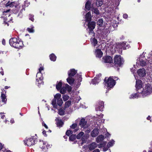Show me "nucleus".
<instances>
[{"mask_svg":"<svg viewBox=\"0 0 152 152\" xmlns=\"http://www.w3.org/2000/svg\"><path fill=\"white\" fill-rule=\"evenodd\" d=\"M104 107V103L103 102L100 101L99 102L96 106V111H102Z\"/></svg>","mask_w":152,"mask_h":152,"instance_id":"nucleus-12","label":"nucleus"},{"mask_svg":"<svg viewBox=\"0 0 152 152\" xmlns=\"http://www.w3.org/2000/svg\"><path fill=\"white\" fill-rule=\"evenodd\" d=\"M2 113H0V114L1 115V118L2 119H4L5 118V115H2L1 114H2Z\"/></svg>","mask_w":152,"mask_h":152,"instance_id":"nucleus-57","label":"nucleus"},{"mask_svg":"<svg viewBox=\"0 0 152 152\" xmlns=\"http://www.w3.org/2000/svg\"><path fill=\"white\" fill-rule=\"evenodd\" d=\"M79 129V128L77 126L76 128L75 129H74V130L72 131H74V132H77L78 130Z\"/></svg>","mask_w":152,"mask_h":152,"instance_id":"nucleus-52","label":"nucleus"},{"mask_svg":"<svg viewBox=\"0 0 152 152\" xmlns=\"http://www.w3.org/2000/svg\"><path fill=\"white\" fill-rule=\"evenodd\" d=\"M58 112L60 115H64L65 112L64 110L61 109L59 110Z\"/></svg>","mask_w":152,"mask_h":152,"instance_id":"nucleus-43","label":"nucleus"},{"mask_svg":"<svg viewBox=\"0 0 152 152\" xmlns=\"http://www.w3.org/2000/svg\"><path fill=\"white\" fill-rule=\"evenodd\" d=\"M63 98L64 101L67 100L69 98V96L66 95H64L63 96Z\"/></svg>","mask_w":152,"mask_h":152,"instance_id":"nucleus-46","label":"nucleus"},{"mask_svg":"<svg viewBox=\"0 0 152 152\" xmlns=\"http://www.w3.org/2000/svg\"><path fill=\"white\" fill-rule=\"evenodd\" d=\"M39 145L40 147L45 151L50 147V145H48L46 142L43 141L40 142Z\"/></svg>","mask_w":152,"mask_h":152,"instance_id":"nucleus-10","label":"nucleus"},{"mask_svg":"<svg viewBox=\"0 0 152 152\" xmlns=\"http://www.w3.org/2000/svg\"><path fill=\"white\" fill-rule=\"evenodd\" d=\"M95 53L96 57L98 58H101L103 54L102 52L100 49L96 50Z\"/></svg>","mask_w":152,"mask_h":152,"instance_id":"nucleus-21","label":"nucleus"},{"mask_svg":"<svg viewBox=\"0 0 152 152\" xmlns=\"http://www.w3.org/2000/svg\"><path fill=\"white\" fill-rule=\"evenodd\" d=\"M36 142V141L31 138H28L24 140L25 145L28 146L34 145Z\"/></svg>","mask_w":152,"mask_h":152,"instance_id":"nucleus-9","label":"nucleus"},{"mask_svg":"<svg viewBox=\"0 0 152 152\" xmlns=\"http://www.w3.org/2000/svg\"><path fill=\"white\" fill-rule=\"evenodd\" d=\"M1 69L2 70V71H0V73L3 75H4V72L3 71V69L2 68H1Z\"/></svg>","mask_w":152,"mask_h":152,"instance_id":"nucleus-58","label":"nucleus"},{"mask_svg":"<svg viewBox=\"0 0 152 152\" xmlns=\"http://www.w3.org/2000/svg\"><path fill=\"white\" fill-rule=\"evenodd\" d=\"M34 27L33 26H31V28H27V30L29 33H33L34 32Z\"/></svg>","mask_w":152,"mask_h":152,"instance_id":"nucleus-32","label":"nucleus"},{"mask_svg":"<svg viewBox=\"0 0 152 152\" xmlns=\"http://www.w3.org/2000/svg\"><path fill=\"white\" fill-rule=\"evenodd\" d=\"M2 148V144L0 143V151L1 150Z\"/></svg>","mask_w":152,"mask_h":152,"instance_id":"nucleus-62","label":"nucleus"},{"mask_svg":"<svg viewBox=\"0 0 152 152\" xmlns=\"http://www.w3.org/2000/svg\"><path fill=\"white\" fill-rule=\"evenodd\" d=\"M88 27L89 30L88 33L91 37H94L95 36V33L93 31V29L95 28L96 26V23L94 21H90L88 22Z\"/></svg>","mask_w":152,"mask_h":152,"instance_id":"nucleus-7","label":"nucleus"},{"mask_svg":"<svg viewBox=\"0 0 152 152\" xmlns=\"http://www.w3.org/2000/svg\"><path fill=\"white\" fill-rule=\"evenodd\" d=\"M25 10L24 9H22V10L20 11V12L18 14V17H19L20 18H21L23 16V15L22 13V11H23V10Z\"/></svg>","mask_w":152,"mask_h":152,"instance_id":"nucleus-48","label":"nucleus"},{"mask_svg":"<svg viewBox=\"0 0 152 152\" xmlns=\"http://www.w3.org/2000/svg\"><path fill=\"white\" fill-rule=\"evenodd\" d=\"M60 92L61 94H65L66 91V88L65 87V86H63L60 89Z\"/></svg>","mask_w":152,"mask_h":152,"instance_id":"nucleus-31","label":"nucleus"},{"mask_svg":"<svg viewBox=\"0 0 152 152\" xmlns=\"http://www.w3.org/2000/svg\"><path fill=\"white\" fill-rule=\"evenodd\" d=\"M8 5L10 6V7H12L13 6L16 7L17 5V4L15 2H12L9 4Z\"/></svg>","mask_w":152,"mask_h":152,"instance_id":"nucleus-44","label":"nucleus"},{"mask_svg":"<svg viewBox=\"0 0 152 152\" xmlns=\"http://www.w3.org/2000/svg\"><path fill=\"white\" fill-rule=\"evenodd\" d=\"M91 42L92 44L94 46H95L98 43V41L97 39L94 38H91Z\"/></svg>","mask_w":152,"mask_h":152,"instance_id":"nucleus-28","label":"nucleus"},{"mask_svg":"<svg viewBox=\"0 0 152 152\" xmlns=\"http://www.w3.org/2000/svg\"><path fill=\"white\" fill-rule=\"evenodd\" d=\"M110 135V134L107 132V133L106 134V137H108Z\"/></svg>","mask_w":152,"mask_h":152,"instance_id":"nucleus-60","label":"nucleus"},{"mask_svg":"<svg viewBox=\"0 0 152 152\" xmlns=\"http://www.w3.org/2000/svg\"><path fill=\"white\" fill-rule=\"evenodd\" d=\"M91 15L90 12H88L85 15L86 22H89L91 21Z\"/></svg>","mask_w":152,"mask_h":152,"instance_id":"nucleus-20","label":"nucleus"},{"mask_svg":"<svg viewBox=\"0 0 152 152\" xmlns=\"http://www.w3.org/2000/svg\"><path fill=\"white\" fill-rule=\"evenodd\" d=\"M84 133L83 132H80L77 136L76 138L77 139H80L83 136Z\"/></svg>","mask_w":152,"mask_h":152,"instance_id":"nucleus-37","label":"nucleus"},{"mask_svg":"<svg viewBox=\"0 0 152 152\" xmlns=\"http://www.w3.org/2000/svg\"><path fill=\"white\" fill-rule=\"evenodd\" d=\"M91 7V3L90 1H88L85 4V10H90V8Z\"/></svg>","mask_w":152,"mask_h":152,"instance_id":"nucleus-23","label":"nucleus"},{"mask_svg":"<svg viewBox=\"0 0 152 152\" xmlns=\"http://www.w3.org/2000/svg\"><path fill=\"white\" fill-rule=\"evenodd\" d=\"M108 148H109L108 147H104L103 148V151H106L108 149Z\"/></svg>","mask_w":152,"mask_h":152,"instance_id":"nucleus-54","label":"nucleus"},{"mask_svg":"<svg viewBox=\"0 0 152 152\" xmlns=\"http://www.w3.org/2000/svg\"><path fill=\"white\" fill-rule=\"evenodd\" d=\"M73 131L70 130H68L66 132V134L68 136H69L70 134H72Z\"/></svg>","mask_w":152,"mask_h":152,"instance_id":"nucleus-47","label":"nucleus"},{"mask_svg":"<svg viewBox=\"0 0 152 152\" xmlns=\"http://www.w3.org/2000/svg\"><path fill=\"white\" fill-rule=\"evenodd\" d=\"M151 147H150V148L152 150V141H151Z\"/></svg>","mask_w":152,"mask_h":152,"instance_id":"nucleus-64","label":"nucleus"},{"mask_svg":"<svg viewBox=\"0 0 152 152\" xmlns=\"http://www.w3.org/2000/svg\"><path fill=\"white\" fill-rule=\"evenodd\" d=\"M103 114H101L97 116L96 118V120H97L98 121L96 122V123L97 124H100V121L103 118Z\"/></svg>","mask_w":152,"mask_h":152,"instance_id":"nucleus-29","label":"nucleus"},{"mask_svg":"<svg viewBox=\"0 0 152 152\" xmlns=\"http://www.w3.org/2000/svg\"><path fill=\"white\" fill-rule=\"evenodd\" d=\"M106 79L107 77H106L104 80V81L105 82L104 85L108 89L113 88L115 85V81L118 79L117 77H110L106 81Z\"/></svg>","mask_w":152,"mask_h":152,"instance_id":"nucleus-4","label":"nucleus"},{"mask_svg":"<svg viewBox=\"0 0 152 152\" xmlns=\"http://www.w3.org/2000/svg\"><path fill=\"white\" fill-rule=\"evenodd\" d=\"M1 97L2 101L4 103H6L7 99L5 97V95L4 94H1Z\"/></svg>","mask_w":152,"mask_h":152,"instance_id":"nucleus-36","label":"nucleus"},{"mask_svg":"<svg viewBox=\"0 0 152 152\" xmlns=\"http://www.w3.org/2000/svg\"><path fill=\"white\" fill-rule=\"evenodd\" d=\"M71 104V101H68L66 102L65 104V108H67L69 107Z\"/></svg>","mask_w":152,"mask_h":152,"instance_id":"nucleus-40","label":"nucleus"},{"mask_svg":"<svg viewBox=\"0 0 152 152\" xmlns=\"http://www.w3.org/2000/svg\"><path fill=\"white\" fill-rule=\"evenodd\" d=\"M138 92L141 94L142 97L150 95L152 93V85L150 84H148L143 89V90L138 91Z\"/></svg>","mask_w":152,"mask_h":152,"instance_id":"nucleus-3","label":"nucleus"},{"mask_svg":"<svg viewBox=\"0 0 152 152\" xmlns=\"http://www.w3.org/2000/svg\"><path fill=\"white\" fill-rule=\"evenodd\" d=\"M137 63H140V64L142 66H145L147 64L148 62L145 61L144 58H142V56H141L137 59Z\"/></svg>","mask_w":152,"mask_h":152,"instance_id":"nucleus-15","label":"nucleus"},{"mask_svg":"<svg viewBox=\"0 0 152 152\" xmlns=\"http://www.w3.org/2000/svg\"><path fill=\"white\" fill-rule=\"evenodd\" d=\"M61 95L60 94H57L54 96V99L52 102V104L54 108H57V107L56 100H57L58 105L60 106L62 105L63 103V101L61 98Z\"/></svg>","mask_w":152,"mask_h":152,"instance_id":"nucleus-5","label":"nucleus"},{"mask_svg":"<svg viewBox=\"0 0 152 152\" xmlns=\"http://www.w3.org/2000/svg\"><path fill=\"white\" fill-rule=\"evenodd\" d=\"M10 45L12 47L16 48H20L23 47V42L19 39L14 37L9 40Z\"/></svg>","mask_w":152,"mask_h":152,"instance_id":"nucleus-2","label":"nucleus"},{"mask_svg":"<svg viewBox=\"0 0 152 152\" xmlns=\"http://www.w3.org/2000/svg\"><path fill=\"white\" fill-rule=\"evenodd\" d=\"M65 87L67 90L69 92L71 91L72 90V87L68 84H65Z\"/></svg>","mask_w":152,"mask_h":152,"instance_id":"nucleus-41","label":"nucleus"},{"mask_svg":"<svg viewBox=\"0 0 152 152\" xmlns=\"http://www.w3.org/2000/svg\"><path fill=\"white\" fill-rule=\"evenodd\" d=\"M104 59L105 63H110L113 62L112 59L110 56H107L104 58Z\"/></svg>","mask_w":152,"mask_h":152,"instance_id":"nucleus-22","label":"nucleus"},{"mask_svg":"<svg viewBox=\"0 0 152 152\" xmlns=\"http://www.w3.org/2000/svg\"><path fill=\"white\" fill-rule=\"evenodd\" d=\"M97 146V144L95 142H93L88 145V147L90 151L95 149Z\"/></svg>","mask_w":152,"mask_h":152,"instance_id":"nucleus-18","label":"nucleus"},{"mask_svg":"<svg viewBox=\"0 0 152 152\" xmlns=\"http://www.w3.org/2000/svg\"><path fill=\"white\" fill-rule=\"evenodd\" d=\"M2 43L3 45H5V40L4 39H3L2 41Z\"/></svg>","mask_w":152,"mask_h":152,"instance_id":"nucleus-59","label":"nucleus"},{"mask_svg":"<svg viewBox=\"0 0 152 152\" xmlns=\"http://www.w3.org/2000/svg\"><path fill=\"white\" fill-rule=\"evenodd\" d=\"M62 86V84L61 82H59L56 85V89L58 90H60V89L61 88Z\"/></svg>","mask_w":152,"mask_h":152,"instance_id":"nucleus-39","label":"nucleus"},{"mask_svg":"<svg viewBox=\"0 0 152 152\" xmlns=\"http://www.w3.org/2000/svg\"><path fill=\"white\" fill-rule=\"evenodd\" d=\"M34 15L32 14L29 15V19L32 21H34Z\"/></svg>","mask_w":152,"mask_h":152,"instance_id":"nucleus-49","label":"nucleus"},{"mask_svg":"<svg viewBox=\"0 0 152 152\" xmlns=\"http://www.w3.org/2000/svg\"><path fill=\"white\" fill-rule=\"evenodd\" d=\"M105 29H103L98 30L97 32L98 34L99 35V36L102 37L104 35H105L106 34L105 32Z\"/></svg>","mask_w":152,"mask_h":152,"instance_id":"nucleus-24","label":"nucleus"},{"mask_svg":"<svg viewBox=\"0 0 152 152\" xmlns=\"http://www.w3.org/2000/svg\"><path fill=\"white\" fill-rule=\"evenodd\" d=\"M142 83L140 80H137L136 81V88L137 91H140L142 87Z\"/></svg>","mask_w":152,"mask_h":152,"instance_id":"nucleus-14","label":"nucleus"},{"mask_svg":"<svg viewBox=\"0 0 152 152\" xmlns=\"http://www.w3.org/2000/svg\"><path fill=\"white\" fill-rule=\"evenodd\" d=\"M42 126H44L46 129H48V126L45 124V123L43 121L42 122Z\"/></svg>","mask_w":152,"mask_h":152,"instance_id":"nucleus-51","label":"nucleus"},{"mask_svg":"<svg viewBox=\"0 0 152 152\" xmlns=\"http://www.w3.org/2000/svg\"><path fill=\"white\" fill-rule=\"evenodd\" d=\"M138 92V91H137ZM142 97L141 94L137 92V93H135L134 94H131L129 96V98L130 99H134L135 98H137L138 97Z\"/></svg>","mask_w":152,"mask_h":152,"instance_id":"nucleus-19","label":"nucleus"},{"mask_svg":"<svg viewBox=\"0 0 152 152\" xmlns=\"http://www.w3.org/2000/svg\"><path fill=\"white\" fill-rule=\"evenodd\" d=\"M93 12L96 15L99 14V11L96 8H94L92 10Z\"/></svg>","mask_w":152,"mask_h":152,"instance_id":"nucleus-35","label":"nucleus"},{"mask_svg":"<svg viewBox=\"0 0 152 152\" xmlns=\"http://www.w3.org/2000/svg\"><path fill=\"white\" fill-rule=\"evenodd\" d=\"M56 120H57V125L58 126H62L63 124V123L62 120L58 118L56 119Z\"/></svg>","mask_w":152,"mask_h":152,"instance_id":"nucleus-26","label":"nucleus"},{"mask_svg":"<svg viewBox=\"0 0 152 152\" xmlns=\"http://www.w3.org/2000/svg\"><path fill=\"white\" fill-rule=\"evenodd\" d=\"M128 15L126 14H124L123 15V17L125 19H126L128 18Z\"/></svg>","mask_w":152,"mask_h":152,"instance_id":"nucleus-53","label":"nucleus"},{"mask_svg":"<svg viewBox=\"0 0 152 152\" xmlns=\"http://www.w3.org/2000/svg\"><path fill=\"white\" fill-rule=\"evenodd\" d=\"M10 122L12 124L14 123V121L13 119H11L10 121Z\"/></svg>","mask_w":152,"mask_h":152,"instance_id":"nucleus-61","label":"nucleus"},{"mask_svg":"<svg viewBox=\"0 0 152 152\" xmlns=\"http://www.w3.org/2000/svg\"><path fill=\"white\" fill-rule=\"evenodd\" d=\"M103 21L102 19H99L97 22L98 25L100 26H102L103 24Z\"/></svg>","mask_w":152,"mask_h":152,"instance_id":"nucleus-33","label":"nucleus"},{"mask_svg":"<svg viewBox=\"0 0 152 152\" xmlns=\"http://www.w3.org/2000/svg\"><path fill=\"white\" fill-rule=\"evenodd\" d=\"M50 60L52 61H54L56 59V57L53 53H52L50 55Z\"/></svg>","mask_w":152,"mask_h":152,"instance_id":"nucleus-30","label":"nucleus"},{"mask_svg":"<svg viewBox=\"0 0 152 152\" xmlns=\"http://www.w3.org/2000/svg\"><path fill=\"white\" fill-rule=\"evenodd\" d=\"M42 133L44 136H47L46 134V132L45 130L43 131Z\"/></svg>","mask_w":152,"mask_h":152,"instance_id":"nucleus-55","label":"nucleus"},{"mask_svg":"<svg viewBox=\"0 0 152 152\" xmlns=\"http://www.w3.org/2000/svg\"><path fill=\"white\" fill-rule=\"evenodd\" d=\"M77 126V124H72V125L70 127L72 129H75L76 128V127Z\"/></svg>","mask_w":152,"mask_h":152,"instance_id":"nucleus-50","label":"nucleus"},{"mask_svg":"<svg viewBox=\"0 0 152 152\" xmlns=\"http://www.w3.org/2000/svg\"><path fill=\"white\" fill-rule=\"evenodd\" d=\"M114 62L115 65H117L119 66H121L124 63L123 58L119 55H116L114 58Z\"/></svg>","mask_w":152,"mask_h":152,"instance_id":"nucleus-8","label":"nucleus"},{"mask_svg":"<svg viewBox=\"0 0 152 152\" xmlns=\"http://www.w3.org/2000/svg\"><path fill=\"white\" fill-rule=\"evenodd\" d=\"M44 68L43 67H40L39 69V72H37L36 75V84H37L38 86H39V85L42 84L43 77L41 71L43 70Z\"/></svg>","mask_w":152,"mask_h":152,"instance_id":"nucleus-6","label":"nucleus"},{"mask_svg":"<svg viewBox=\"0 0 152 152\" xmlns=\"http://www.w3.org/2000/svg\"><path fill=\"white\" fill-rule=\"evenodd\" d=\"M106 144V142H103V143L101 144L100 145H101V146L102 147V146H104Z\"/></svg>","mask_w":152,"mask_h":152,"instance_id":"nucleus-56","label":"nucleus"},{"mask_svg":"<svg viewBox=\"0 0 152 152\" xmlns=\"http://www.w3.org/2000/svg\"><path fill=\"white\" fill-rule=\"evenodd\" d=\"M96 4L98 6H101L103 4L102 0H97L96 2Z\"/></svg>","mask_w":152,"mask_h":152,"instance_id":"nucleus-38","label":"nucleus"},{"mask_svg":"<svg viewBox=\"0 0 152 152\" xmlns=\"http://www.w3.org/2000/svg\"><path fill=\"white\" fill-rule=\"evenodd\" d=\"M115 141L112 140L110 141L107 144V147L109 148L110 147L113 146L114 144Z\"/></svg>","mask_w":152,"mask_h":152,"instance_id":"nucleus-34","label":"nucleus"},{"mask_svg":"<svg viewBox=\"0 0 152 152\" xmlns=\"http://www.w3.org/2000/svg\"><path fill=\"white\" fill-rule=\"evenodd\" d=\"M101 77V74H98L92 80L91 83L95 85L98 84L100 81Z\"/></svg>","mask_w":152,"mask_h":152,"instance_id":"nucleus-11","label":"nucleus"},{"mask_svg":"<svg viewBox=\"0 0 152 152\" xmlns=\"http://www.w3.org/2000/svg\"><path fill=\"white\" fill-rule=\"evenodd\" d=\"M104 138V137L103 135H99L96 138V141L97 143H99L103 140Z\"/></svg>","mask_w":152,"mask_h":152,"instance_id":"nucleus-25","label":"nucleus"},{"mask_svg":"<svg viewBox=\"0 0 152 152\" xmlns=\"http://www.w3.org/2000/svg\"><path fill=\"white\" fill-rule=\"evenodd\" d=\"M137 72L140 77H143L146 75L145 69L143 68L139 69Z\"/></svg>","mask_w":152,"mask_h":152,"instance_id":"nucleus-16","label":"nucleus"},{"mask_svg":"<svg viewBox=\"0 0 152 152\" xmlns=\"http://www.w3.org/2000/svg\"><path fill=\"white\" fill-rule=\"evenodd\" d=\"M10 10H7L6 11H4L3 12V15H8V16L9 17L10 15L9 13L10 11Z\"/></svg>","mask_w":152,"mask_h":152,"instance_id":"nucleus-45","label":"nucleus"},{"mask_svg":"<svg viewBox=\"0 0 152 152\" xmlns=\"http://www.w3.org/2000/svg\"><path fill=\"white\" fill-rule=\"evenodd\" d=\"M151 118V116H148V117L147 118V119L148 120H149Z\"/></svg>","mask_w":152,"mask_h":152,"instance_id":"nucleus-63","label":"nucleus"},{"mask_svg":"<svg viewBox=\"0 0 152 152\" xmlns=\"http://www.w3.org/2000/svg\"><path fill=\"white\" fill-rule=\"evenodd\" d=\"M87 121L84 118H82L79 122V125L81 128H83V129L88 127V126L87 124Z\"/></svg>","mask_w":152,"mask_h":152,"instance_id":"nucleus-13","label":"nucleus"},{"mask_svg":"<svg viewBox=\"0 0 152 152\" xmlns=\"http://www.w3.org/2000/svg\"><path fill=\"white\" fill-rule=\"evenodd\" d=\"M88 135H84L82 137L81 140L82 143H85L87 139L88 138Z\"/></svg>","mask_w":152,"mask_h":152,"instance_id":"nucleus-27","label":"nucleus"},{"mask_svg":"<svg viewBox=\"0 0 152 152\" xmlns=\"http://www.w3.org/2000/svg\"><path fill=\"white\" fill-rule=\"evenodd\" d=\"M99 130L97 129H94L91 133V135L92 137H95L98 134Z\"/></svg>","mask_w":152,"mask_h":152,"instance_id":"nucleus-17","label":"nucleus"},{"mask_svg":"<svg viewBox=\"0 0 152 152\" xmlns=\"http://www.w3.org/2000/svg\"><path fill=\"white\" fill-rule=\"evenodd\" d=\"M76 138V136L74 134H72L69 137V140L71 141H73Z\"/></svg>","mask_w":152,"mask_h":152,"instance_id":"nucleus-42","label":"nucleus"},{"mask_svg":"<svg viewBox=\"0 0 152 152\" xmlns=\"http://www.w3.org/2000/svg\"><path fill=\"white\" fill-rule=\"evenodd\" d=\"M77 73V71L75 69H71L68 72V77L66 80L67 82L70 85L74 84L76 85L77 87H78L80 84V82L82 81V78L81 75L78 74L74 77Z\"/></svg>","mask_w":152,"mask_h":152,"instance_id":"nucleus-1","label":"nucleus"}]
</instances>
